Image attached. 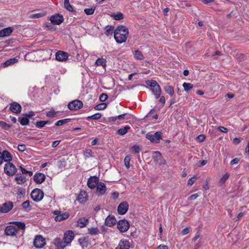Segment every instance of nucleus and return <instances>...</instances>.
I'll return each mask as SVG.
<instances>
[{"instance_id": "nucleus-1", "label": "nucleus", "mask_w": 249, "mask_h": 249, "mask_svg": "<svg viewBox=\"0 0 249 249\" xmlns=\"http://www.w3.org/2000/svg\"><path fill=\"white\" fill-rule=\"evenodd\" d=\"M128 35V28L123 25L119 26L114 32V36L118 43H122L125 41Z\"/></svg>"}, {"instance_id": "nucleus-2", "label": "nucleus", "mask_w": 249, "mask_h": 249, "mask_svg": "<svg viewBox=\"0 0 249 249\" xmlns=\"http://www.w3.org/2000/svg\"><path fill=\"white\" fill-rule=\"evenodd\" d=\"M147 85L149 86L151 88V90L155 95L156 99H158L161 93V89L157 81L153 80H148L146 81Z\"/></svg>"}, {"instance_id": "nucleus-3", "label": "nucleus", "mask_w": 249, "mask_h": 249, "mask_svg": "<svg viewBox=\"0 0 249 249\" xmlns=\"http://www.w3.org/2000/svg\"><path fill=\"white\" fill-rule=\"evenodd\" d=\"M145 137L152 143H159L162 139V132L157 131L154 134L149 132L146 134Z\"/></svg>"}, {"instance_id": "nucleus-4", "label": "nucleus", "mask_w": 249, "mask_h": 249, "mask_svg": "<svg viewBox=\"0 0 249 249\" xmlns=\"http://www.w3.org/2000/svg\"><path fill=\"white\" fill-rule=\"evenodd\" d=\"M44 196L43 192L39 189H34L31 193V197L35 202L40 201Z\"/></svg>"}, {"instance_id": "nucleus-5", "label": "nucleus", "mask_w": 249, "mask_h": 249, "mask_svg": "<svg viewBox=\"0 0 249 249\" xmlns=\"http://www.w3.org/2000/svg\"><path fill=\"white\" fill-rule=\"evenodd\" d=\"M4 172L9 176L14 175L17 172L16 166L11 162H7L4 165Z\"/></svg>"}, {"instance_id": "nucleus-6", "label": "nucleus", "mask_w": 249, "mask_h": 249, "mask_svg": "<svg viewBox=\"0 0 249 249\" xmlns=\"http://www.w3.org/2000/svg\"><path fill=\"white\" fill-rule=\"evenodd\" d=\"M117 228L121 232H125L129 228V223L126 219L120 220L117 223Z\"/></svg>"}, {"instance_id": "nucleus-7", "label": "nucleus", "mask_w": 249, "mask_h": 249, "mask_svg": "<svg viewBox=\"0 0 249 249\" xmlns=\"http://www.w3.org/2000/svg\"><path fill=\"white\" fill-rule=\"evenodd\" d=\"M83 105V103L81 101L75 100L68 104V107L71 110H76L81 108Z\"/></svg>"}, {"instance_id": "nucleus-8", "label": "nucleus", "mask_w": 249, "mask_h": 249, "mask_svg": "<svg viewBox=\"0 0 249 249\" xmlns=\"http://www.w3.org/2000/svg\"><path fill=\"white\" fill-rule=\"evenodd\" d=\"M69 54L68 53L58 51L55 53V59L60 62L66 61L68 59Z\"/></svg>"}, {"instance_id": "nucleus-9", "label": "nucleus", "mask_w": 249, "mask_h": 249, "mask_svg": "<svg viewBox=\"0 0 249 249\" xmlns=\"http://www.w3.org/2000/svg\"><path fill=\"white\" fill-rule=\"evenodd\" d=\"M45 244V239L41 235H37L34 239V245L36 248H43Z\"/></svg>"}, {"instance_id": "nucleus-10", "label": "nucleus", "mask_w": 249, "mask_h": 249, "mask_svg": "<svg viewBox=\"0 0 249 249\" xmlns=\"http://www.w3.org/2000/svg\"><path fill=\"white\" fill-rule=\"evenodd\" d=\"M153 159L160 165L166 164L165 160L163 158L161 153L159 151H155L152 157Z\"/></svg>"}, {"instance_id": "nucleus-11", "label": "nucleus", "mask_w": 249, "mask_h": 249, "mask_svg": "<svg viewBox=\"0 0 249 249\" xmlns=\"http://www.w3.org/2000/svg\"><path fill=\"white\" fill-rule=\"evenodd\" d=\"M128 207V204L126 201H123L120 203L117 208L119 214L121 215L124 214L127 212Z\"/></svg>"}, {"instance_id": "nucleus-12", "label": "nucleus", "mask_w": 249, "mask_h": 249, "mask_svg": "<svg viewBox=\"0 0 249 249\" xmlns=\"http://www.w3.org/2000/svg\"><path fill=\"white\" fill-rule=\"evenodd\" d=\"M107 191V188L105 184L103 182H100L96 186V193L98 196L104 195Z\"/></svg>"}, {"instance_id": "nucleus-13", "label": "nucleus", "mask_w": 249, "mask_h": 249, "mask_svg": "<svg viewBox=\"0 0 249 249\" xmlns=\"http://www.w3.org/2000/svg\"><path fill=\"white\" fill-rule=\"evenodd\" d=\"M17 232V227L12 225L7 226L4 230L5 234L7 236H15Z\"/></svg>"}, {"instance_id": "nucleus-14", "label": "nucleus", "mask_w": 249, "mask_h": 249, "mask_svg": "<svg viewBox=\"0 0 249 249\" xmlns=\"http://www.w3.org/2000/svg\"><path fill=\"white\" fill-rule=\"evenodd\" d=\"M13 203L12 201H7L3 203L0 208V212L2 213L9 212L13 208Z\"/></svg>"}, {"instance_id": "nucleus-15", "label": "nucleus", "mask_w": 249, "mask_h": 249, "mask_svg": "<svg viewBox=\"0 0 249 249\" xmlns=\"http://www.w3.org/2000/svg\"><path fill=\"white\" fill-rule=\"evenodd\" d=\"M99 183L98 178L96 176H92L89 178L87 185L89 188L94 189Z\"/></svg>"}, {"instance_id": "nucleus-16", "label": "nucleus", "mask_w": 249, "mask_h": 249, "mask_svg": "<svg viewBox=\"0 0 249 249\" xmlns=\"http://www.w3.org/2000/svg\"><path fill=\"white\" fill-rule=\"evenodd\" d=\"M9 109L13 113L18 114L21 111V106L18 103L14 102L10 104Z\"/></svg>"}, {"instance_id": "nucleus-17", "label": "nucleus", "mask_w": 249, "mask_h": 249, "mask_svg": "<svg viewBox=\"0 0 249 249\" xmlns=\"http://www.w3.org/2000/svg\"><path fill=\"white\" fill-rule=\"evenodd\" d=\"M50 20L52 23L59 25L63 21L64 18L63 16L60 14H56L52 16L50 18Z\"/></svg>"}, {"instance_id": "nucleus-18", "label": "nucleus", "mask_w": 249, "mask_h": 249, "mask_svg": "<svg viewBox=\"0 0 249 249\" xmlns=\"http://www.w3.org/2000/svg\"><path fill=\"white\" fill-rule=\"evenodd\" d=\"M130 244L127 239H122L120 241L119 245L116 249H129Z\"/></svg>"}, {"instance_id": "nucleus-19", "label": "nucleus", "mask_w": 249, "mask_h": 249, "mask_svg": "<svg viewBox=\"0 0 249 249\" xmlns=\"http://www.w3.org/2000/svg\"><path fill=\"white\" fill-rule=\"evenodd\" d=\"M116 224V220L115 216L109 215L105 219V224L108 227H111Z\"/></svg>"}, {"instance_id": "nucleus-20", "label": "nucleus", "mask_w": 249, "mask_h": 249, "mask_svg": "<svg viewBox=\"0 0 249 249\" xmlns=\"http://www.w3.org/2000/svg\"><path fill=\"white\" fill-rule=\"evenodd\" d=\"M74 237V234L73 232L72 231H68L65 233L63 240L69 244L73 240Z\"/></svg>"}, {"instance_id": "nucleus-21", "label": "nucleus", "mask_w": 249, "mask_h": 249, "mask_svg": "<svg viewBox=\"0 0 249 249\" xmlns=\"http://www.w3.org/2000/svg\"><path fill=\"white\" fill-rule=\"evenodd\" d=\"M46 177L44 174L39 173H36L34 176V180L37 184H41L45 180Z\"/></svg>"}, {"instance_id": "nucleus-22", "label": "nucleus", "mask_w": 249, "mask_h": 249, "mask_svg": "<svg viewBox=\"0 0 249 249\" xmlns=\"http://www.w3.org/2000/svg\"><path fill=\"white\" fill-rule=\"evenodd\" d=\"M13 28L12 27H8L5 28L0 31V37H6L10 36V35L13 32Z\"/></svg>"}, {"instance_id": "nucleus-23", "label": "nucleus", "mask_w": 249, "mask_h": 249, "mask_svg": "<svg viewBox=\"0 0 249 249\" xmlns=\"http://www.w3.org/2000/svg\"><path fill=\"white\" fill-rule=\"evenodd\" d=\"M55 244L57 249H64L68 245L65 240H62L60 238L55 239Z\"/></svg>"}, {"instance_id": "nucleus-24", "label": "nucleus", "mask_w": 249, "mask_h": 249, "mask_svg": "<svg viewBox=\"0 0 249 249\" xmlns=\"http://www.w3.org/2000/svg\"><path fill=\"white\" fill-rule=\"evenodd\" d=\"M2 163L3 161L5 162H8L12 160V158L10 153L7 150H4L2 152V158H1Z\"/></svg>"}, {"instance_id": "nucleus-25", "label": "nucleus", "mask_w": 249, "mask_h": 249, "mask_svg": "<svg viewBox=\"0 0 249 249\" xmlns=\"http://www.w3.org/2000/svg\"><path fill=\"white\" fill-rule=\"evenodd\" d=\"M95 66L96 67L102 66L104 68H106L107 66L106 59L103 58H98L95 62Z\"/></svg>"}, {"instance_id": "nucleus-26", "label": "nucleus", "mask_w": 249, "mask_h": 249, "mask_svg": "<svg viewBox=\"0 0 249 249\" xmlns=\"http://www.w3.org/2000/svg\"><path fill=\"white\" fill-rule=\"evenodd\" d=\"M89 220L85 217L81 218L77 221V225L80 228H84L89 223Z\"/></svg>"}, {"instance_id": "nucleus-27", "label": "nucleus", "mask_w": 249, "mask_h": 249, "mask_svg": "<svg viewBox=\"0 0 249 249\" xmlns=\"http://www.w3.org/2000/svg\"><path fill=\"white\" fill-rule=\"evenodd\" d=\"M16 182L18 184L21 185L26 181V178L24 176H21L20 174H17L15 178Z\"/></svg>"}, {"instance_id": "nucleus-28", "label": "nucleus", "mask_w": 249, "mask_h": 249, "mask_svg": "<svg viewBox=\"0 0 249 249\" xmlns=\"http://www.w3.org/2000/svg\"><path fill=\"white\" fill-rule=\"evenodd\" d=\"M69 215L68 213H61L55 216V220L56 221H61L65 220L69 217Z\"/></svg>"}, {"instance_id": "nucleus-29", "label": "nucleus", "mask_w": 249, "mask_h": 249, "mask_svg": "<svg viewBox=\"0 0 249 249\" xmlns=\"http://www.w3.org/2000/svg\"><path fill=\"white\" fill-rule=\"evenodd\" d=\"M165 91L168 93L170 96H172L174 94V89L171 86H166L164 88Z\"/></svg>"}, {"instance_id": "nucleus-30", "label": "nucleus", "mask_w": 249, "mask_h": 249, "mask_svg": "<svg viewBox=\"0 0 249 249\" xmlns=\"http://www.w3.org/2000/svg\"><path fill=\"white\" fill-rule=\"evenodd\" d=\"M83 195H86L85 193L81 192V193L77 196V199L81 203H84L87 200L86 196H84Z\"/></svg>"}, {"instance_id": "nucleus-31", "label": "nucleus", "mask_w": 249, "mask_h": 249, "mask_svg": "<svg viewBox=\"0 0 249 249\" xmlns=\"http://www.w3.org/2000/svg\"><path fill=\"white\" fill-rule=\"evenodd\" d=\"M130 128L129 125H125L123 128H121L118 130V134L121 135H124L125 134Z\"/></svg>"}, {"instance_id": "nucleus-32", "label": "nucleus", "mask_w": 249, "mask_h": 249, "mask_svg": "<svg viewBox=\"0 0 249 249\" xmlns=\"http://www.w3.org/2000/svg\"><path fill=\"white\" fill-rule=\"evenodd\" d=\"M64 8L69 12H72L73 11V7L70 4L69 0H64Z\"/></svg>"}, {"instance_id": "nucleus-33", "label": "nucleus", "mask_w": 249, "mask_h": 249, "mask_svg": "<svg viewBox=\"0 0 249 249\" xmlns=\"http://www.w3.org/2000/svg\"><path fill=\"white\" fill-rule=\"evenodd\" d=\"M17 61H18V59H16V58H10V59L7 60V61H6L5 62H4L3 64V66L4 67H8L11 64L16 63Z\"/></svg>"}, {"instance_id": "nucleus-34", "label": "nucleus", "mask_w": 249, "mask_h": 249, "mask_svg": "<svg viewBox=\"0 0 249 249\" xmlns=\"http://www.w3.org/2000/svg\"><path fill=\"white\" fill-rule=\"evenodd\" d=\"M134 57L137 60H143L144 57L141 52L137 50L134 51L133 53Z\"/></svg>"}, {"instance_id": "nucleus-35", "label": "nucleus", "mask_w": 249, "mask_h": 249, "mask_svg": "<svg viewBox=\"0 0 249 249\" xmlns=\"http://www.w3.org/2000/svg\"><path fill=\"white\" fill-rule=\"evenodd\" d=\"M18 121L22 125H26L29 124V120L25 116V117L18 118Z\"/></svg>"}, {"instance_id": "nucleus-36", "label": "nucleus", "mask_w": 249, "mask_h": 249, "mask_svg": "<svg viewBox=\"0 0 249 249\" xmlns=\"http://www.w3.org/2000/svg\"><path fill=\"white\" fill-rule=\"evenodd\" d=\"M111 16L117 20H120L124 18L123 14L121 12H118L116 14H113Z\"/></svg>"}, {"instance_id": "nucleus-37", "label": "nucleus", "mask_w": 249, "mask_h": 249, "mask_svg": "<svg viewBox=\"0 0 249 249\" xmlns=\"http://www.w3.org/2000/svg\"><path fill=\"white\" fill-rule=\"evenodd\" d=\"M114 30V27L112 26L107 25L105 27V34L107 36H108L111 35L113 31Z\"/></svg>"}, {"instance_id": "nucleus-38", "label": "nucleus", "mask_w": 249, "mask_h": 249, "mask_svg": "<svg viewBox=\"0 0 249 249\" xmlns=\"http://www.w3.org/2000/svg\"><path fill=\"white\" fill-rule=\"evenodd\" d=\"M84 156L85 159H87L90 157H93L94 155L90 149H86L84 152Z\"/></svg>"}, {"instance_id": "nucleus-39", "label": "nucleus", "mask_w": 249, "mask_h": 249, "mask_svg": "<svg viewBox=\"0 0 249 249\" xmlns=\"http://www.w3.org/2000/svg\"><path fill=\"white\" fill-rule=\"evenodd\" d=\"M89 233L91 235H96L99 233V229L97 227H91L88 228Z\"/></svg>"}, {"instance_id": "nucleus-40", "label": "nucleus", "mask_w": 249, "mask_h": 249, "mask_svg": "<svg viewBox=\"0 0 249 249\" xmlns=\"http://www.w3.org/2000/svg\"><path fill=\"white\" fill-rule=\"evenodd\" d=\"M70 119H65L63 120H60L57 121L55 124V126H61L63 125L64 124H65L67 123H69L70 121Z\"/></svg>"}, {"instance_id": "nucleus-41", "label": "nucleus", "mask_w": 249, "mask_h": 249, "mask_svg": "<svg viewBox=\"0 0 249 249\" xmlns=\"http://www.w3.org/2000/svg\"><path fill=\"white\" fill-rule=\"evenodd\" d=\"M17 228L20 230H24L25 228V224L22 222H14L13 223Z\"/></svg>"}, {"instance_id": "nucleus-42", "label": "nucleus", "mask_w": 249, "mask_h": 249, "mask_svg": "<svg viewBox=\"0 0 249 249\" xmlns=\"http://www.w3.org/2000/svg\"><path fill=\"white\" fill-rule=\"evenodd\" d=\"M182 86L186 91L190 90L193 88V85L191 83H184Z\"/></svg>"}, {"instance_id": "nucleus-43", "label": "nucleus", "mask_w": 249, "mask_h": 249, "mask_svg": "<svg viewBox=\"0 0 249 249\" xmlns=\"http://www.w3.org/2000/svg\"><path fill=\"white\" fill-rule=\"evenodd\" d=\"M107 107V105L106 104L101 103V104L96 105L94 107V108L96 110H103V109H105Z\"/></svg>"}, {"instance_id": "nucleus-44", "label": "nucleus", "mask_w": 249, "mask_h": 249, "mask_svg": "<svg viewBox=\"0 0 249 249\" xmlns=\"http://www.w3.org/2000/svg\"><path fill=\"white\" fill-rule=\"evenodd\" d=\"M95 10V7H92L91 8H86L84 9L85 13L87 15H92Z\"/></svg>"}, {"instance_id": "nucleus-45", "label": "nucleus", "mask_w": 249, "mask_h": 249, "mask_svg": "<svg viewBox=\"0 0 249 249\" xmlns=\"http://www.w3.org/2000/svg\"><path fill=\"white\" fill-rule=\"evenodd\" d=\"M0 126L4 129L6 130H8L10 129L11 126L9 124H7L6 123L1 121L0 122Z\"/></svg>"}, {"instance_id": "nucleus-46", "label": "nucleus", "mask_w": 249, "mask_h": 249, "mask_svg": "<svg viewBox=\"0 0 249 249\" xmlns=\"http://www.w3.org/2000/svg\"><path fill=\"white\" fill-rule=\"evenodd\" d=\"M131 160V157L129 156H126L124 159V163L125 166L127 169L130 167L129 163Z\"/></svg>"}, {"instance_id": "nucleus-47", "label": "nucleus", "mask_w": 249, "mask_h": 249, "mask_svg": "<svg viewBox=\"0 0 249 249\" xmlns=\"http://www.w3.org/2000/svg\"><path fill=\"white\" fill-rule=\"evenodd\" d=\"M45 15V14L43 12H40L39 13H36L31 15L30 17L31 18H38L41 17H43Z\"/></svg>"}, {"instance_id": "nucleus-48", "label": "nucleus", "mask_w": 249, "mask_h": 249, "mask_svg": "<svg viewBox=\"0 0 249 249\" xmlns=\"http://www.w3.org/2000/svg\"><path fill=\"white\" fill-rule=\"evenodd\" d=\"M35 125L38 128H42L45 125V123H44V121H37Z\"/></svg>"}, {"instance_id": "nucleus-49", "label": "nucleus", "mask_w": 249, "mask_h": 249, "mask_svg": "<svg viewBox=\"0 0 249 249\" xmlns=\"http://www.w3.org/2000/svg\"><path fill=\"white\" fill-rule=\"evenodd\" d=\"M46 115L48 117L53 118L57 115V112L54 110L49 111L46 112Z\"/></svg>"}, {"instance_id": "nucleus-50", "label": "nucleus", "mask_w": 249, "mask_h": 249, "mask_svg": "<svg viewBox=\"0 0 249 249\" xmlns=\"http://www.w3.org/2000/svg\"><path fill=\"white\" fill-rule=\"evenodd\" d=\"M22 206L24 209L31 208L30 202L29 200H26L22 203Z\"/></svg>"}, {"instance_id": "nucleus-51", "label": "nucleus", "mask_w": 249, "mask_h": 249, "mask_svg": "<svg viewBox=\"0 0 249 249\" xmlns=\"http://www.w3.org/2000/svg\"><path fill=\"white\" fill-rule=\"evenodd\" d=\"M197 179V178L196 176H193L191 178H190L188 181V185L189 186H192Z\"/></svg>"}, {"instance_id": "nucleus-52", "label": "nucleus", "mask_w": 249, "mask_h": 249, "mask_svg": "<svg viewBox=\"0 0 249 249\" xmlns=\"http://www.w3.org/2000/svg\"><path fill=\"white\" fill-rule=\"evenodd\" d=\"M108 98V96L106 93H102L99 97V99L101 102L105 101Z\"/></svg>"}, {"instance_id": "nucleus-53", "label": "nucleus", "mask_w": 249, "mask_h": 249, "mask_svg": "<svg viewBox=\"0 0 249 249\" xmlns=\"http://www.w3.org/2000/svg\"><path fill=\"white\" fill-rule=\"evenodd\" d=\"M229 174L228 173L225 174L220 179V182L224 183L229 178Z\"/></svg>"}, {"instance_id": "nucleus-54", "label": "nucleus", "mask_w": 249, "mask_h": 249, "mask_svg": "<svg viewBox=\"0 0 249 249\" xmlns=\"http://www.w3.org/2000/svg\"><path fill=\"white\" fill-rule=\"evenodd\" d=\"M92 119L98 120L101 118L102 115L100 113H96L92 115Z\"/></svg>"}, {"instance_id": "nucleus-55", "label": "nucleus", "mask_w": 249, "mask_h": 249, "mask_svg": "<svg viewBox=\"0 0 249 249\" xmlns=\"http://www.w3.org/2000/svg\"><path fill=\"white\" fill-rule=\"evenodd\" d=\"M26 146L25 144H19L18 149L21 152H23L26 150Z\"/></svg>"}, {"instance_id": "nucleus-56", "label": "nucleus", "mask_w": 249, "mask_h": 249, "mask_svg": "<svg viewBox=\"0 0 249 249\" xmlns=\"http://www.w3.org/2000/svg\"><path fill=\"white\" fill-rule=\"evenodd\" d=\"M205 139V136L204 135H199L197 137V140L199 142H202Z\"/></svg>"}, {"instance_id": "nucleus-57", "label": "nucleus", "mask_w": 249, "mask_h": 249, "mask_svg": "<svg viewBox=\"0 0 249 249\" xmlns=\"http://www.w3.org/2000/svg\"><path fill=\"white\" fill-rule=\"evenodd\" d=\"M133 151L135 153H138L140 152V147H139V146L137 145H134L132 148Z\"/></svg>"}, {"instance_id": "nucleus-58", "label": "nucleus", "mask_w": 249, "mask_h": 249, "mask_svg": "<svg viewBox=\"0 0 249 249\" xmlns=\"http://www.w3.org/2000/svg\"><path fill=\"white\" fill-rule=\"evenodd\" d=\"M199 195L198 194H195L192 195H191L190 196H189L188 198L189 200H194L196 199L197 197H198Z\"/></svg>"}, {"instance_id": "nucleus-59", "label": "nucleus", "mask_w": 249, "mask_h": 249, "mask_svg": "<svg viewBox=\"0 0 249 249\" xmlns=\"http://www.w3.org/2000/svg\"><path fill=\"white\" fill-rule=\"evenodd\" d=\"M189 231H190V228L186 227L182 231L181 234L182 235H184L187 234L188 233H189Z\"/></svg>"}, {"instance_id": "nucleus-60", "label": "nucleus", "mask_w": 249, "mask_h": 249, "mask_svg": "<svg viewBox=\"0 0 249 249\" xmlns=\"http://www.w3.org/2000/svg\"><path fill=\"white\" fill-rule=\"evenodd\" d=\"M24 115L26 117H27L28 118H31L35 115V113H34V112L31 111H29L28 113H25L24 114Z\"/></svg>"}, {"instance_id": "nucleus-61", "label": "nucleus", "mask_w": 249, "mask_h": 249, "mask_svg": "<svg viewBox=\"0 0 249 249\" xmlns=\"http://www.w3.org/2000/svg\"><path fill=\"white\" fill-rule=\"evenodd\" d=\"M239 161V159L236 158L233 159L232 160H231L230 164L231 165H234L235 164H237Z\"/></svg>"}, {"instance_id": "nucleus-62", "label": "nucleus", "mask_w": 249, "mask_h": 249, "mask_svg": "<svg viewBox=\"0 0 249 249\" xmlns=\"http://www.w3.org/2000/svg\"><path fill=\"white\" fill-rule=\"evenodd\" d=\"M218 129L223 133H227L228 132V129L223 126H219Z\"/></svg>"}, {"instance_id": "nucleus-63", "label": "nucleus", "mask_w": 249, "mask_h": 249, "mask_svg": "<svg viewBox=\"0 0 249 249\" xmlns=\"http://www.w3.org/2000/svg\"><path fill=\"white\" fill-rule=\"evenodd\" d=\"M207 162V160H202L201 161H199V165H198V166L199 167H202L204 165H205Z\"/></svg>"}, {"instance_id": "nucleus-64", "label": "nucleus", "mask_w": 249, "mask_h": 249, "mask_svg": "<svg viewBox=\"0 0 249 249\" xmlns=\"http://www.w3.org/2000/svg\"><path fill=\"white\" fill-rule=\"evenodd\" d=\"M160 98V99H159V102L160 103H161L162 105H164L165 103V97L163 96H161L159 97Z\"/></svg>"}]
</instances>
